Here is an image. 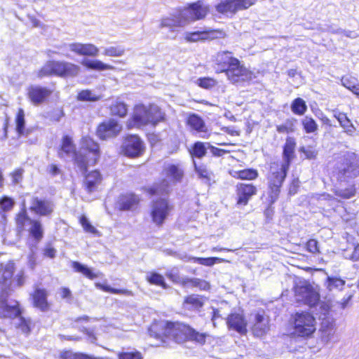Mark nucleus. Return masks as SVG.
<instances>
[{"label":"nucleus","mask_w":359,"mask_h":359,"mask_svg":"<svg viewBox=\"0 0 359 359\" xmlns=\"http://www.w3.org/2000/svg\"><path fill=\"white\" fill-rule=\"evenodd\" d=\"M81 145L79 151L76 152L72 138L65 136L58 151V156L65 160L74 158L75 164L84 172L88 166L94 165L97 162L100 152L99 145L89 137H83Z\"/></svg>","instance_id":"1"},{"label":"nucleus","mask_w":359,"mask_h":359,"mask_svg":"<svg viewBox=\"0 0 359 359\" xmlns=\"http://www.w3.org/2000/svg\"><path fill=\"white\" fill-rule=\"evenodd\" d=\"M149 331L151 337L160 339L163 344L167 343V339H172L179 344L191 341L202 345L205 344L207 337L205 333L179 323L160 322L152 325Z\"/></svg>","instance_id":"2"},{"label":"nucleus","mask_w":359,"mask_h":359,"mask_svg":"<svg viewBox=\"0 0 359 359\" xmlns=\"http://www.w3.org/2000/svg\"><path fill=\"white\" fill-rule=\"evenodd\" d=\"M208 12V7L203 1H198L183 10L162 18L161 27H166L170 31L175 32L177 28L184 27L190 21L204 18Z\"/></svg>","instance_id":"3"},{"label":"nucleus","mask_w":359,"mask_h":359,"mask_svg":"<svg viewBox=\"0 0 359 359\" xmlns=\"http://www.w3.org/2000/svg\"><path fill=\"white\" fill-rule=\"evenodd\" d=\"M164 113L156 104L135 106L130 118L127 121L128 128H141L149 124L156 125L164 119Z\"/></svg>","instance_id":"4"},{"label":"nucleus","mask_w":359,"mask_h":359,"mask_svg":"<svg viewBox=\"0 0 359 359\" xmlns=\"http://www.w3.org/2000/svg\"><path fill=\"white\" fill-rule=\"evenodd\" d=\"M334 175L338 180L346 182L359 176V156L353 152L347 151L337 161Z\"/></svg>","instance_id":"5"},{"label":"nucleus","mask_w":359,"mask_h":359,"mask_svg":"<svg viewBox=\"0 0 359 359\" xmlns=\"http://www.w3.org/2000/svg\"><path fill=\"white\" fill-rule=\"evenodd\" d=\"M81 67L67 61L49 60L45 63L38 72L40 78L49 76H57L62 78H73L77 76Z\"/></svg>","instance_id":"6"},{"label":"nucleus","mask_w":359,"mask_h":359,"mask_svg":"<svg viewBox=\"0 0 359 359\" xmlns=\"http://www.w3.org/2000/svg\"><path fill=\"white\" fill-rule=\"evenodd\" d=\"M288 169L289 166H285L281 163H271L268 175L269 198L271 204L277 201Z\"/></svg>","instance_id":"7"},{"label":"nucleus","mask_w":359,"mask_h":359,"mask_svg":"<svg viewBox=\"0 0 359 359\" xmlns=\"http://www.w3.org/2000/svg\"><path fill=\"white\" fill-rule=\"evenodd\" d=\"M15 220L19 231H28L29 234L36 241H40L42 238L43 231L41 222L30 219L25 207L17 215Z\"/></svg>","instance_id":"8"},{"label":"nucleus","mask_w":359,"mask_h":359,"mask_svg":"<svg viewBox=\"0 0 359 359\" xmlns=\"http://www.w3.org/2000/svg\"><path fill=\"white\" fill-rule=\"evenodd\" d=\"M257 0H218L215 8L222 15H234L239 11L248 9L256 3Z\"/></svg>","instance_id":"9"},{"label":"nucleus","mask_w":359,"mask_h":359,"mask_svg":"<svg viewBox=\"0 0 359 359\" xmlns=\"http://www.w3.org/2000/svg\"><path fill=\"white\" fill-rule=\"evenodd\" d=\"M11 292H1L0 294V318H15L20 317L22 309L20 303L8 298Z\"/></svg>","instance_id":"10"},{"label":"nucleus","mask_w":359,"mask_h":359,"mask_svg":"<svg viewBox=\"0 0 359 359\" xmlns=\"http://www.w3.org/2000/svg\"><path fill=\"white\" fill-rule=\"evenodd\" d=\"M294 295L297 302L310 306H315L319 300L318 294L305 281H300L295 285Z\"/></svg>","instance_id":"11"},{"label":"nucleus","mask_w":359,"mask_h":359,"mask_svg":"<svg viewBox=\"0 0 359 359\" xmlns=\"http://www.w3.org/2000/svg\"><path fill=\"white\" fill-rule=\"evenodd\" d=\"M316 330L314 317L309 313H297L294 318L295 333L301 337H308Z\"/></svg>","instance_id":"12"},{"label":"nucleus","mask_w":359,"mask_h":359,"mask_svg":"<svg viewBox=\"0 0 359 359\" xmlns=\"http://www.w3.org/2000/svg\"><path fill=\"white\" fill-rule=\"evenodd\" d=\"M228 79L233 83H239L251 81L255 78L254 74L248 69L241 65L238 60L231 65L225 72Z\"/></svg>","instance_id":"13"},{"label":"nucleus","mask_w":359,"mask_h":359,"mask_svg":"<svg viewBox=\"0 0 359 359\" xmlns=\"http://www.w3.org/2000/svg\"><path fill=\"white\" fill-rule=\"evenodd\" d=\"M171 209V206L164 198L154 201L150 212L152 222L157 226L162 225L169 215Z\"/></svg>","instance_id":"14"},{"label":"nucleus","mask_w":359,"mask_h":359,"mask_svg":"<svg viewBox=\"0 0 359 359\" xmlns=\"http://www.w3.org/2000/svg\"><path fill=\"white\" fill-rule=\"evenodd\" d=\"M144 149V142L137 135H129L122 144L123 154L129 157H137L142 154Z\"/></svg>","instance_id":"15"},{"label":"nucleus","mask_w":359,"mask_h":359,"mask_svg":"<svg viewBox=\"0 0 359 359\" xmlns=\"http://www.w3.org/2000/svg\"><path fill=\"white\" fill-rule=\"evenodd\" d=\"M15 271V263L9 261L0 264V290L1 292H11L12 280Z\"/></svg>","instance_id":"16"},{"label":"nucleus","mask_w":359,"mask_h":359,"mask_svg":"<svg viewBox=\"0 0 359 359\" xmlns=\"http://www.w3.org/2000/svg\"><path fill=\"white\" fill-rule=\"evenodd\" d=\"M121 130V125L116 120L111 118L98 126L97 134L100 138L104 140L116 136Z\"/></svg>","instance_id":"17"},{"label":"nucleus","mask_w":359,"mask_h":359,"mask_svg":"<svg viewBox=\"0 0 359 359\" xmlns=\"http://www.w3.org/2000/svg\"><path fill=\"white\" fill-rule=\"evenodd\" d=\"M257 188L252 184L239 183L236 185L237 204L246 205L250 198L257 194Z\"/></svg>","instance_id":"18"},{"label":"nucleus","mask_w":359,"mask_h":359,"mask_svg":"<svg viewBox=\"0 0 359 359\" xmlns=\"http://www.w3.org/2000/svg\"><path fill=\"white\" fill-rule=\"evenodd\" d=\"M61 48H67L79 55L92 57L97 56L99 52L98 48L92 43H72L64 44Z\"/></svg>","instance_id":"19"},{"label":"nucleus","mask_w":359,"mask_h":359,"mask_svg":"<svg viewBox=\"0 0 359 359\" xmlns=\"http://www.w3.org/2000/svg\"><path fill=\"white\" fill-rule=\"evenodd\" d=\"M54 209L53 203L48 200L34 198L32 200L30 210L41 216H48Z\"/></svg>","instance_id":"20"},{"label":"nucleus","mask_w":359,"mask_h":359,"mask_svg":"<svg viewBox=\"0 0 359 359\" xmlns=\"http://www.w3.org/2000/svg\"><path fill=\"white\" fill-rule=\"evenodd\" d=\"M238 59L233 57V53L229 51L219 52L215 57L216 70L218 72H226L231 65L236 62Z\"/></svg>","instance_id":"21"},{"label":"nucleus","mask_w":359,"mask_h":359,"mask_svg":"<svg viewBox=\"0 0 359 359\" xmlns=\"http://www.w3.org/2000/svg\"><path fill=\"white\" fill-rule=\"evenodd\" d=\"M226 323L229 328L241 334H245L247 332L246 320L241 313H234L229 315L227 318Z\"/></svg>","instance_id":"22"},{"label":"nucleus","mask_w":359,"mask_h":359,"mask_svg":"<svg viewBox=\"0 0 359 359\" xmlns=\"http://www.w3.org/2000/svg\"><path fill=\"white\" fill-rule=\"evenodd\" d=\"M31 296L34 307L40 309L41 311L48 310L49 304L47 301L48 292L45 289L36 287Z\"/></svg>","instance_id":"23"},{"label":"nucleus","mask_w":359,"mask_h":359,"mask_svg":"<svg viewBox=\"0 0 359 359\" xmlns=\"http://www.w3.org/2000/svg\"><path fill=\"white\" fill-rule=\"evenodd\" d=\"M50 94V91L46 88L37 86H31L28 90L29 97L34 104H39L43 102Z\"/></svg>","instance_id":"24"},{"label":"nucleus","mask_w":359,"mask_h":359,"mask_svg":"<svg viewBox=\"0 0 359 359\" xmlns=\"http://www.w3.org/2000/svg\"><path fill=\"white\" fill-rule=\"evenodd\" d=\"M269 330V321L263 315L257 313L255 315V322L252 327V332L255 336L262 337Z\"/></svg>","instance_id":"25"},{"label":"nucleus","mask_w":359,"mask_h":359,"mask_svg":"<svg viewBox=\"0 0 359 359\" xmlns=\"http://www.w3.org/2000/svg\"><path fill=\"white\" fill-rule=\"evenodd\" d=\"M164 171L170 182L173 183L180 182L184 175V170L180 164H168Z\"/></svg>","instance_id":"26"},{"label":"nucleus","mask_w":359,"mask_h":359,"mask_svg":"<svg viewBox=\"0 0 359 359\" xmlns=\"http://www.w3.org/2000/svg\"><path fill=\"white\" fill-rule=\"evenodd\" d=\"M295 147L296 142L294 139L288 137L283 147V162L282 163L285 165V166L290 167V162L294 158Z\"/></svg>","instance_id":"27"},{"label":"nucleus","mask_w":359,"mask_h":359,"mask_svg":"<svg viewBox=\"0 0 359 359\" xmlns=\"http://www.w3.org/2000/svg\"><path fill=\"white\" fill-rule=\"evenodd\" d=\"M138 202L139 198L136 195L128 194L120 196L117 205L120 210H128L133 209Z\"/></svg>","instance_id":"28"},{"label":"nucleus","mask_w":359,"mask_h":359,"mask_svg":"<svg viewBox=\"0 0 359 359\" xmlns=\"http://www.w3.org/2000/svg\"><path fill=\"white\" fill-rule=\"evenodd\" d=\"M102 175L98 170L89 172L85 178V184L88 191H95L102 182Z\"/></svg>","instance_id":"29"},{"label":"nucleus","mask_w":359,"mask_h":359,"mask_svg":"<svg viewBox=\"0 0 359 359\" xmlns=\"http://www.w3.org/2000/svg\"><path fill=\"white\" fill-rule=\"evenodd\" d=\"M333 113L334 117L337 119L340 126L345 130V132L348 135H352L355 128L346 114L337 110H334Z\"/></svg>","instance_id":"30"},{"label":"nucleus","mask_w":359,"mask_h":359,"mask_svg":"<svg viewBox=\"0 0 359 359\" xmlns=\"http://www.w3.org/2000/svg\"><path fill=\"white\" fill-rule=\"evenodd\" d=\"M180 259L184 260V262H194V263H198L201 265L211 266L214 265L217 262H223L225 260L222 258L219 257H208V258H203V257H189L187 255H184L183 256L180 257Z\"/></svg>","instance_id":"31"},{"label":"nucleus","mask_w":359,"mask_h":359,"mask_svg":"<svg viewBox=\"0 0 359 359\" xmlns=\"http://www.w3.org/2000/svg\"><path fill=\"white\" fill-rule=\"evenodd\" d=\"M81 64L86 67L94 70L102 71L114 69V67H112L111 65L105 64L102 61L97 60H83Z\"/></svg>","instance_id":"32"},{"label":"nucleus","mask_w":359,"mask_h":359,"mask_svg":"<svg viewBox=\"0 0 359 359\" xmlns=\"http://www.w3.org/2000/svg\"><path fill=\"white\" fill-rule=\"evenodd\" d=\"M203 304L202 299L198 295L192 294L186 298L184 308L188 310L198 309Z\"/></svg>","instance_id":"33"},{"label":"nucleus","mask_w":359,"mask_h":359,"mask_svg":"<svg viewBox=\"0 0 359 359\" xmlns=\"http://www.w3.org/2000/svg\"><path fill=\"white\" fill-rule=\"evenodd\" d=\"M345 280L338 277L328 276L325 283L327 288L330 291H341L344 285Z\"/></svg>","instance_id":"34"},{"label":"nucleus","mask_w":359,"mask_h":359,"mask_svg":"<svg viewBox=\"0 0 359 359\" xmlns=\"http://www.w3.org/2000/svg\"><path fill=\"white\" fill-rule=\"evenodd\" d=\"M110 111L112 115L124 117L128 112V108L123 102L116 100L111 105Z\"/></svg>","instance_id":"35"},{"label":"nucleus","mask_w":359,"mask_h":359,"mask_svg":"<svg viewBox=\"0 0 359 359\" xmlns=\"http://www.w3.org/2000/svg\"><path fill=\"white\" fill-rule=\"evenodd\" d=\"M208 147L209 142H197L194 144L191 154L193 156L201 158L205 155Z\"/></svg>","instance_id":"36"},{"label":"nucleus","mask_w":359,"mask_h":359,"mask_svg":"<svg viewBox=\"0 0 359 359\" xmlns=\"http://www.w3.org/2000/svg\"><path fill=\"white\" fill-rule=\"evenodd\" d=\"M188 124L191 128L198 132H205V123L203 120L196 114L189 116L188 118Z\"/></svg>","instance_id":"37"},{"label":"nucleus","mask_w":359,"mask_h":359,"mask_svg":"<svg viewBox=\"0 0 359 359\" xmlns=\"http://www.w3.org/2000/svg\"><path fill=\"white\" fill-rule=\"evenodd\" d=\"M291 110L294 114L304 115L307 110L305 101L300 97L294 99L291 104Z\"/></svg>","instance_id":"38"},{"label":"nucleus","mask_w":359,"mask_h":359,"mask_svg":"<svg viewBox=\"0 0 359 359\" xmlns=\"http://www.w3.org/2000/svg\"><path fill=\"white\" fill-rule=\"evenodd\" d=\"M146 279L151 284L160 285L165 289L167 288V285L165 283L163 276L158 273L148 272Z\"/></svg>","instance_id":"39"},{"label":"nucleus","mask_w":359,"mask_h":359,"mask_svg":"<svg viewBox=\"0 0 359 359\" xmlns=\"http://www.w3.org/2000/svg\"><path fill=\"white\" fill-rule=\"evenodd\" d=\"M302 125L303 126L304 130L306 133H313L318 130V126L316 121L308 116H306L302 120Z\"/></svg>","instance_id":"40"},{"label":"nucleus","mask_w":359,"mask_h":359,"mask_svg":"<svg viewBox=\"0 0 359 359\" xmlns=\"http://www.w3.org/2000/svg\"><path fill=\"white\" fill-rule=\"evenodd\" d=\"M208 33L206 32H193L184 33V39L187 42H197L198 41L206 40Z\"/></svg>","instance_id":"41"},{"label":"nucleus","mask_w":359,"mask_h":359,"mask_svg":"<svg viewBox=\"0 0 359 359\" xmlns=\"http://www.w3.org/2000/svg\"><path fill=\"white\" fill-rule=\"evenodd\" d=\"M72 267L77 272H80L90 279H94L97 276L88 267L78 262H72Z\"/></svg>","instance_id":"42"},{"label":"nucleus","mask_w":359,"mask_h":359,"mask_svg":"<svg viewBox=\"0 0 359 359\" xmlns=\"http://www.w3.org/2000/svg\"><path fill=\"white\" fill-rule=\"evenodd\" d=\"M297 120L294 118H288L282 125L276 126V130L279 133H290L294 131L295 123Z\"/></svg>","instance_id":"43"},{"label":"nucleus","mask_w":359,"mask_h":359,"mask_svg":"<svg viewBox=\"0 0 359 359\" xmlns=\"http://www.w3.org/2000/svg\"><path fill=\"white\" fill-rule=\"evenodd\" d=\"M77 99L79 101L95 102L100 99V95L95 94L92 90H83L79 93Z\"/></svg>","instance_id":"44"},{"label":"nucleus","mask_w":359,"mask_h":359,"mask_svg":"<svg viewBox=\"0 0 359 359\" xmlns=\"http://www.w3.org/2000/svg\"><path fill=\"white\" fill-rule=\"evenodd\" d=\"M118 359H143L141 352L135 349H127L118 353Z\"/></svg>","instance_id":"45"},{"label":"nucleus","mask_w":359,"mask_h":359,"mask_svg":"<svg viewBox=\"0 0 359 359\" xmlns=\"http://www.w3.org/2000/svg\"><path fill=\"white\" fill-rule=\"evenodd\" d=\"M258 172L255 169H245L236 172V177L241 180H252L257 177Z\"/></svg>","instance_id":"46"},{"label":"nucleus","mask_w":359,"mask_h":359,"mask_svg":"<svg viewBox=\"0 0 359 359\" xmlns=\"http://www.w3.org/2000/svg\"><path fill=\"white\" fill-rule=\"evenodd\" d=\"M125 53V49L121 46H110L104 48L103 54L110 57H120Z\"/></svg>","instance_id":"47"},{"label":"nucleus","mask_w":359,"mask_h":359,"mask_svg":"<svg viewBox=\"0 0 359 359\" xmlns=\"http://www.w3.org/2000/svg\"><path fill=\"white\" fill-rule=\"evenodd\" d=\"M96 286H97V287H98L99 289H100L104 292H110L112 294H125V295H130L131 294V292L128 290L115 289V288H113L107 285L97 283V284H96Z\"/></svg>","instance_id":"48"},{"label":"nucleus","mask_w":359,"mask_h":359,"mask_svg":"<svg viewBox=\"0 0 359 359\" xmlns=\"http://www.w3.org/2000/svg\"><path fill=\"white\" fill-rule=\"evenodd\" d=\"M182 282L184 284H189L192 286L198 287L203 290H207L210 288V285L208 282L198 278L188 279L187 281Z\"/></svg>","instance_id":"49"},{"label":"nucleus","mask_w":359,"mask_h":359,"mask_svg":"<svg viewBox=\"0 0 359 359\" xmlns=\"http://www.w3.org/2000/svg\"><path fill=\"white\" fill-rule=\"evenodd\" d=\"M25 128V113L23 109H20L18 110L16 117V129L20 135L23 134Z\"/></svg>","instance_id":"50"},{"label":"nucleus","mask_w":359,"mask_h":359,"mask_svg":"<svg viewBox=\"0 0 359 359\" xmlns=\"http://www.w3.org/2000/svg\"><path fill=\"white\" fill-rule=\"evenodd\" d=\"M14 201L10 197L4 196L0 199V208L6 212L11 210L14 205Z\"/></svg>","instance_id":"51"},{"label":"nucleus","mask_w":359,"mask_h":359,"mask_svg":"<svg viewBox=\"0 0 359 359\" xmlns=\"http://www.w3.org/2000/svg\"><path fill=\"white\" fill-rule=\"evenodd\" d=\"M195 169L198 176L203 180L209 181L211 177V172L207 169L205 165L197 166L195 164Z\"/></svg>","instance_id":"52"},{"label":"nucleus","mask_w":359,"mask_h":359,"mask_svg":"<svg viewBox=\"0 0 359 359\" xmlns=\"http://www.w3.org/2000/svg\"><path fill=\"white\" fill-rule=\"evenodd\" d=\"M197 84L205 89L211 88L216 85V81L210 78H201L197 80Z\"/></svg>","instance_id":"53"},{"label":"nucleus","mask_w":359,"mask_h":359,"mask_svg":"<svg viewBox=\"0 0 359 359\" xmlns=\"http://www.w3.org/2000/svg\"><path fill=\"white\" fill-rule=\"evenodd\" d=\"M80 223H81V226H83V229L86 232L91 233H97V231L93 226L91 225V224L90 223V222L88 221V218L86 216L83 215L81 217Z\"/></svg>","instance_id":"54"},{"label":"nucleus","mask_w":359,"mask_h":359,"mask_svg":"<svg viewBox=\"0 0 359 359\" xmlns=\"http://www.w3.org/2000/svg\"><path fill=\"white\" fill-rule=\"evenodd\" d=\"M84 353H76L71 351H66L60 354L61 359H84Z\"/></svg>","instance_id":"55"},{"label":"nucleus","mask_w":359,"mask_h":359,"mask_svg":"<svg viewBox=\"0 0 359 359\" xmlns=\"http://www.w3.org/2000/svg\"><path fill=\"white\" fill-rule=\"evenodd\" d=\"M166 276L168 278L175 283H180L182 281L181 278L179 276L178 269L173 268L167 271Z\"/></svg>","instance_id":"56"},{"label":"nucleus","mask_w":359,"mask_h":359,"mask_svg":"<svg viewBox=\"0 0 359 359\" xmlns=\"http://www.w3.org/2000/svg\"><path fill=\"white\" fill-rule=\"evenodd\" d=\"M358 82V80L353 77L344 76L341 79L342 85L348 90H350L351 86H355Z\"/></svg>","instance_id":"57"},{"label":"nucleus","mask_w":359,"mask_h":359,"mask_svg":"<svg viewBox=\"0 0 359 359\" xmlns=\"http://www.w3.org/2000/svg\"><path fill=\"white\" fill-rule=\"evenodd\" d=\"M337 196H339L343 198H350L355 194V191L351 189H346L344 190H337L335 191Z\"/></svg>","instance_id":"58"},{"label":"nucleus","mask_w":359,"mask_h":359,"mask_svg":"<svg viewBox=\"0 0 359 359\" xmlns=\"http://www.w3.org/2000/svg\"><path fill=\"white\" fill-rule=\"evenodd\" d=\"M26 281V276L23 270L20 271L13 278V282L18 287H22Z\"/></svg>","instance_id":"59"},{"label":"nucleus","mask_w":359,"mask_h":359,"mask_svg":"<svg viewBox=\"0 0 359 359\" xmlns=\"http://www.w3.org/2000/svg\"><path fill=\"white\" fill-rule=\"evenodd\" d=\"M306 248L313 254L318 253L319 252L318 241L315 239H310L306 243Z\"/></svg>","instance_id":"60"},{"label":"nucleus","mask_w":359,"mask_h":359,"mask_svg":"<svg viewBox=\"0 0 359 359\" xmlns=\"http://www.w3.org/2000/svg\"><path fill=\"white\" fill-rule=\"evenodd\" d=\"M208 149H210L212 154L215 156H222L224 154H226L228 152L227 151H226L224 149L217 148V147L211 145L210 144V147H208Z\"/></svg>","instance_id":"61"},{"label":"nucleus","mask_w":359,"mask_h":359,"mask_svg":"<svg viewBox=\"0 0 359 359\" xmlns=\"http://www.w3.org/2000/svg\"><path fill=\"white\" fill-rule=\"evenodd\" d=\"M301 151L306 155L307 158H314L317 155V151L312 148H304L302 147Z\"/></svg>","instance_id":"62"},{"label":"nucleus","mask_w":359,"mask_h":359,"mask_svg":"<svg viewBox=\"0 0 359 359\" xmlns=\"http://www.w3.org/2000/svg\"><path fill=\"white\" fill-rule=\"evenodd\" d=\"M299 187V180L294 179L290 184L289 189V194L290 195H294L297 193V189Z\"/></svg>","instance_id":"63"},{"label":"nucleus","mask_w":359,"mask_h":359,"mask_svg":"<svg viewBox=\"0 0 359 359\" xmlns=\"http://www.w3.org/2000/svg\"><path fill=\"white\" fill-rule=\"evenodd\" d=\"M350 259H352L353 261L359 260V244H357L356 245L354 246L352 254L350 256Z\"/></svg>","instance_id":"64"}]
</instances>
